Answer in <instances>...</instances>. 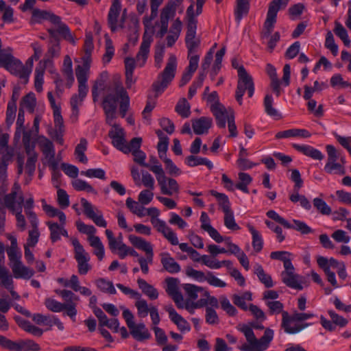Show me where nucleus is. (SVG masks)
<instances>
[{
  "label": "nucleus",
  "mask_w": 351,
  "mask_h": 351,
  "mask_svg": "<svg viewBox=\"0 0 351 351\" xmlns=\"http://www.w3.org/2000/svg\"><path fill=\"white\" fill-rule=\"evenodd\" d=\"M134 161L141 166L148 168L156 175L160 192L163 195L171 196L178 193L180 190L177 181L171 178L167 177L161 165H150L145 162L146 154L141 149L132 152Z\"/></svg>",
  "instance_id": "nucleus-1"
},
{
  "label": "nucleus",
  "mask_w": 351,
  "mask_h": 351,
  "mask_svg": "<svg viewBox=\"0 0 351 351\" xmlns=\"http://www.w3.org/2000/svg\"><path fill=\"white\" fill-rule=\"evenodd\" d=\"M237 329L243 333L247 342L238 347L241 351H264L274 338V331L269 328L265 330L259 339L256 337L253 330L247 324H239Z\"/></svg>",
  "instance_id": "nucleus-2"
},
{
  "label": "nucleus",
  "mask_w": 351,
  "mask_h": 351,
  "mask_svg": "<svg viewBox=\"0 0 351 351\" xmlns=\"http://www.w3.org/2000/svg\"><path fill=\"white\" fill-rule=\"evenodd\" d=\"M177 69V58L175 55L171 54L167 60L166 66L153 83L152 88L156 95L161 94L171 82L176 75Z\"/></svg>",
  "instance_id": "nucleus-3"
},
{
  "label": "nucleus",
  "mask_w": 351,
  "mask_h": 351,
  "mask_svg": "<svg viewBox=\"0 0 351 351\" xmlns=\"http://www.w3.org/2000/svg\"><path fill=\"white\" fill-rule=\"evenodd\" d=\"M314 316L315 315L311 313H299L296 311H295L291 315H290L288 312H283L281 328L286 333L296 334L310 326L311 324H295L293 326H291V324L292 322H302Z\"/></svg>",
  "instance_id": "nucleus-4"
},
{
  "label": "nucleus",
  "mask_w": 351,
  "mask_h": 351,
  "mask_svg": "<svg viewBox=\"0 0 351 351\" xmlns=\"http://www.w3.org/2000/svg\"><path fill=\"white\" fill-rule=\"evenodd\" d=\"M128 239L133 246L145 252L146 258L141 256L138 259V262L143 273L147 274L149 272L148 264H152L153 262V245L150 242L136 235L131 234L128 237Z\"/></svg>",
  "instance_id": "nucleus-5"
},
{
  "label": "nucleus",
  "mask_w": 351,
  "mask_h": 351,
  "mask_svg": "<svg viewBox=\"0 0 351 351\" xmlns=\"http://www.w3.org/2000/svg\"><path fill=\"white\" fill-rule=\"evenodd\" d=\"M237 86L235 98L239 105L243 104V96L247 91L249 97H252L254 93V84L252 77L247 72L243 66L239 68Z\"/></svg>",
  "instance_id": "nucleus-6"
},
{
  "label": "nucleus",
  "mask_w": 351,
  "mask_h": 351,
  "mask_svg": "<svg viewBox=\"0 0 351 351\" xmlns=\"http://www.w3.org/2000/svg\"><path fill=\"white\" fill-rule=\"evenodd\" d=\"M107 95H111L115 100L116 109L118 102L120 101L119 112L121 116L123 118L130 108V97L122 84L119 81L114 82L112 86L107 89Z\"/></svg>",
  "instance_id": "nucleus-7"
},
{
  "label": "nucleus",
  "mask_w": 351,
  "mask_h": 351,
  "mask_svg": "<svg viewBox=\"0 0 351 351\" xmlns=\"http://www.w3.org/2000/svg\"><path fill=\"white\" fill-rule=\"evenodd\" d=\"M71 243L74 247L75 258L77 263L78 273L80 275H86L91 269V265L88 263L90 256L77 238H71Z\"/></svg>",
  "instance_id": "nucleus-8"
},
{
  "label": "nucleus",
  "mask_w": 351,
  "mask_h": 351,
  "mask_svg": "<svg viewBox=\"0 0 351 351\" xmlns=\"http://www.w3.org/2000/svg\"><path fill=\"white\" fill-rule=\"evenodd\" d=\"M267 216L279 223L285 228L295 230L302 234H308L313 232V230L304 221L293 219V224H291L274 210H270L267 211Z\"/></svg>",
  "instance_id": "nucleus-9"
},
{
  "label": "nucleus",
  "mask_w": 351,
  "mask_h": 351,
  "mask_svg": "<svg viewBox=\"0 0 351 351\" xmlns=\"http://www.w3.org/2000/svg\"><path fill=\"white\" fill-rule=\"evenodd\" d=\"M47 32L50 35V43L53 40L59 42L60 38H63L73 45L76 43L69 27L64 23H53L52 27L47 28Z\"/></svg>",
  "instance_id": "nucleus-10"
},
{
  "label": "nucleus",
  "mask_w": 351,
  "mask_h": 351,
  "mask_svg": "<svg viewBox=\"0 0 351 351\" xmlns=\"http://www.w3.org/2000/svg\"><path fill=\"white\" fill-rule=\"evenodd\" d=\"M183 10V0H169L160 10V22L173 21L176 12L182 13Z\"/></svg>",
  "instance_id": "nucleus-11"
},
{
  "label": "nucleus",
  "mask_w": 351,
  "mask_h": 351,
  "mask_svg": "<svg viewBox=\"0 0 351 351\" xmlns=\"http://www.w3.org/2000/svg\"><path fill=\"white\" fill-rule=\"evenodd\" d=\"M80 202L84 208V213L88 218L93 220V222L99 227L106 228L107 226V222L104 219L101 211L95 208L85 198H81Z\"/></svg>",
  "instance_id": "nucleus-12"
},
{
  "label": "nucleus",
  "mask_w": 351,
  "mask_h": 351,
  "mask_svg": "<svg viewBox=\"0 0 351 351\" xmlns=\"http://www.w3.org/2000/svg\"><path fill=\"white\" fill-rule=\"evenodd\" d=\"M108 136L112 139V144L121 152H128L125 147V133L119 124H114L108 132Z\"/></svg>",
  "instance_id": "nucleus-13"
},
{
  "label": "nucleus",
  "mask_w": 351,
  "mask_h": 351,
  "mask_svg": "<svg viewBox=\"0 0 351 351\" xmlns=\"http://www.w3.org/2000/svg\"><path fill=\"white\" fill-rule=\"evenodd\" d=\"M185 44L188 49L189 56L196 53L200 44L199 37L197 36L196 23H188Z\"/></svg>",
  "instance_id": "nucleus-14"
},
{
  "label": "nucleus",
  "mask_w": 351,
  "mask_h": 351,
  "mask_svg": "<svg viewBox=\"0 0 351 351\" xmlns=\"http://www.w3.org/2000/svg\"><path fill=\"white\" fill-rule=\"evenodd\" d=\"M46 308L53 313H60L64 311V314L69 316L73 321H75L74 315V307L71 305L65 304L64 302H60L51 298H47L44 302Z\"/></svg>",
  "instance_id": "nucleus-15"
},
{
  "label": "nucleus",
  "mask_w": 351,
  "mask_h": 351,
  "mask_svg": "<svg viewBox=\"0 0 351 351\" xmlns=\"http://www.w3.org/2000/svg\"><path fill=\"white\" fill-rule=\"evenodd\" d=\"M152 224L156 230L161 233L163 237L173 245L178 244V238L177 234L167 226L165 221L160 219L150 220Z\"/></svg>",
  "instance_id": "nucleus-16"
},
{
  "label": "nucleus",
  "mask_w": 351,
  "mask_h": 351,
  "mask_svg": "<svg viewBox=\"0 0 351 351\" xmlns=\"http://www.w3.org/2000/svg\"><path fill=\"white\" fill-rule=\"evenodd\" d=\"M5 69L10 73L23 80L25 84L27 82L28 77L30 75V69L25 67L19 60L15 58H13V60L5 66Z\"/></svg>",
  "instance_id": "nucleus-17"
},
{
  "label": "nucleus",
  "mask_w": 351,
  "mask_h": 351,
  "mask_svg": "<svg viewBox=\"0 0 351 351\" xmlns=\"http://www.w3.org/2000/svg\"><path fill=\"white\" fill-rule=\"evenodd\" d=\"M102 107L106 115V123L112 127L113 123L116 118V106L115 100L111 95H106L103 99Z\"/></svg>",
  "instance_id": "nucleus-18"
},
{
  "label": "nucleus",
  "mask_w": 351,
  "mask_h": 351,
  "mask_svg": "<svg viewBox=\"0 0 351 351\" xmlns=\"http://www.w3.org/2000/svg\"><path fill=\"white\" fill-rule=\"evenodd\" d=\"M32 10V20L34 22L47 21L48 22H61V18L50 10H41L33 7Z\"/></svg>",
  "instance_id": "nucleus-19"
},
{
  "label": "nucleus",
  "mask_w": 351,
  "mask_h": 351,
  "mask_svg": "<svg viewBox=\"0 0 351 351\" xmlns=\"http://www.w3.org/2000/svg\"><path fill=\"white\" fill-rule=\"evenodd\" d=\"M23 194L20 193L19 195ZM3 199L0 197V219H2L3 221L5 220V206L10 209L12 212H14L17 210L16 205L18 206L17 201L19 196L14 195V193H9L8 195H3Z\"/></svg>",
  "instance_id": "nucleus-20"
},
{
  "label": "nucleus",
  "mask_w": 351,
  "mask_h": 351,
  "mask_svg": "<svg viewBox=\"0 0 351 351\" xmlns=\"http://www.w3.org/2000/svg\"><path fill=\"white\" fill-rule=\"evenodd\" d=\"M165 309L169 313V317L171 322L177 326L181 332L189 331L191 330L190 324L176 311L172 305L166 306Z\"/></svg>",
  "instance_id": "nucleus-21"
},
{
  "label": "nucleus",
  "mask_w": 351,
  "mask_h": 351,
  "mask_svg": "<svg viewBox=\"0 0 351 351\" xmlns=\"http://www.w3.org/2000/svg\"><path fill=\"white\" fill-rule=\"evenodd\" d=\"M281 278L283 283L287 287L296 290H302L303 289V286L302 285L303 282L302 277L295 274L294 271H282L281 273Z\"/></svg>",
  "instance_id": "nucleus-22"
},
{
  "label": "nucleus",
  "mask_w": 351,
  "mask_h": 351,
  "mask_svg": "<svg viewBox=\"0 0 351 351\" xmlns=\"http://www.w3.org/2000/svg\"><path fill=\"white\" fill-rule=\"evenodd\" d=\"M10 160V156L8 155H3L0 159V196H3L7 191V168Z\"/></svg>",
  "instance_id": "nucleus-23"
},
{
  "label": "nucleus",
  "mask_w": 351,
  "mask_h": 351,
  "mask_svg": "<svg viewBox=\"0 0 351 351\" xmlns=\"http://www.w3.org/2000/svg\"><path fill=\"white\" fill-rule=\"evenodd\" d=\"M210 110L215 117L218 127L225 128L226 121L228 122V118L230 115L228 114L225 107L219 103L216 102L211 106Z\"/></svg>",
  "instance_id": "nucleus-24"
},
{
  "label": "nucleus",
  "mask_w": 351,
  "mask_h": 351,
  "mask_svg": "<svg viewBox=\"0 0 351 351\" xmlns=\"http://www.w3.org/2000/svg\"><path fill=\"white\" fill-rule=\"evenodd\" d=\"M289 0H272L268 8L267 18L265 22H276V16L280 9L285 8Z\"/></svg>",
  "instance_id": "nucleus-25"
},
{
  "label": "nucleus",
  "mask_w": 351,
  "mask_h": 351,
  "mask_svg": "<svg viewBox=\"0 0 351 351\" xmlns=\"http://www.w3.org/2000/svg\"><path fill=\"white\" fill-rule=\"evenodd\" d=\"M160 262L163 269L170 274H177L180 271V265L171 256L168 252H162L160 254Z\"/></svg>",
  "instance_id": "nucleus-26"
},
{
  "label": "nucleus",
  "mask_w": 351,
  "mask_h": 351,
  "mask_svg": "<svg viewBox=\"0 0 351 351\" xmlns=\"http://www.w3.org/2000/svg\"><path fill=\"white\" fill-rule=\"evenodd\" d=\"M88 89H83L78 88V93L74 94L70 101V104L72 109L71 117L77 119L79 114V106L82 104V102L87 95Z\"/></svg>",
  "instance_id": "nucleus-27"
},
{
  "label": "nucleus",
  "mask_w": 351,
  "mask_h": 351,
  "mask_svg": "<svg viewBox=\"0 0 351 351\" xmlns=\"http://www.w3.org/2000/svg\"><path fill=\"white\" fill-rule=\"evenodd\" d=\"M213 124V120L210 117H202L195 119L192 122V127L195 134L197 135L207 134Z\"/></svg>",
  "instance_id": "nucleus-28"
},
{
  "label": "nucleus",
  "mask_w": 351,
  "mask_h": 351,
  "mask_svg": "<svg viewBox=\"0 0 351 351\" xmlns=\"http://www.w3.org/2000/svg\"><path fill=\"white\" fill-rule=\"evenodd\" d=\"M129 329L131 335L138 341H143L151 338V334L143 323L134 324Z\"/></svg>",
  "instance_id": "nucleus-29"
},
{
  "label": "nucleus",
  "mask_w": 351,
  "mask_h": 351,
  "mask_svg": "<svg viewBox=\"0 0 351 351\" xmlns=\"http://www.w3.org/2000/svg\"><path fill=\"white\" fill-rule=\"evenodd\" d=\"M11 268L15 278L29 279L34 274V270L23 265L21 261L12 264Z\"/></svg>",
  "instance_id": "nucleus-30"
},
{
  "label": "nucleus",
  "mask_w": 351,
  "mask_h": 351,
  "mask_svg": "<svg viewBox=\"0 0 351 351\" xmlns=\"http://www.w3.org/2000/svg\"><path fill=\"white\" fill-rule=\"evenodd\" d=\"M292 147L299 152H301L304 155L314 160H321L324 158L323 154L319 150L313 147L312 146L294 143L292 145Z\"/></svg>",
  "instance_id": "nucleus-31"
},
{
  "label": "nucleus",
  "mask_w": 351,
  "mask_h": 351,
  "mask_svg": "<svg viewBox=\"0 0 351 351\" xmlns=\"http://www.w3.org/2000/svg\"><path fill=\"white\" fill-rule=\"evenodd\" d=\"M55 292L63 299L65 304H69L71 305L72 307H74L73 313L76 317L77 313L76 307L77 302L80 300L79 297L71 291L67 289H56Z\"/></svg>",
  "instance_id": "nucleus-32"
},
{
  "label": "nucleus",
  "mask_w": 351,
  "mask_h": 351,
  "mask_svg": "<svg viewBox=\"0 0 351 351\" xmlns=\"http://www.w3.org/2000/svg\"><path fill=\"white\" fill-rule=\"evenodd\" d=\"M311 136V133L305 129L293 128L287 130L280 131L276 134V138H289L294 137L309 138Z\"/></svg>",
  "instance_id": "nucleus-33"
},
{
  "label": "nucleus",
  "mask_w": 351,
  "mask_h": 351,
  "mask_svg": "<svg viewBox=\"0 0 351 351\" xmlns=\"http://www.w3.org/2000/svg\"><path fill=\"white\" fill-rule=\"evenodd\" d=\"M105 233L108 239L109 248L112 252H114L120 247H125V244L123 242V235L121 233L119 234L117 238L114 237L113 232L109 229H106Z\"/></svg>",
  "instance_id": "nucleus-34"
},
{
  "label": "nucleus",
  "mask_w": 351,
  "mask_h": 351,
  "mask_svg": "<svg viewBox=\"0 0 351 351\" xmlns=\"http://www.w3.org/2000/svg\"><path fill=\"white\" fill-rule=\"evenodd\" d=\"M40 346L31 339L15 341L14 351H38Z\"/></svg>",
  "instance_id": "nucleus-35"
},
{
  "label": "nucleus",
  "mask_w": 351,
  "mask_h": 351,
  "mask_svg": "<svg viewBox=\"0 0 351 351\" xmlns=\"http://www.w3.org/2000/svg\"><path fill=\"white\" fill-rule=\"evenodd\" d=\"M89 68L77 65L75 68V75L78 82V88L83 89H88L86 84L88 81V75Z\"/></svg>",
  "instance_id": "nucleus-36"
},
{
  "label": "nucleus",
  "mask_w": 351,
  "mask_h": 351,
  "mask_svg": "<svg viewBox=\"0 0 351 351\" xmlns=\"http://www.w3.org/2000/svg\"><path fill=\"white\" fill-rule=\"evenodd\" d=\"M138 287L142 292L151 300H156L158 297V292L152 285L148 284L145 280L138 278L137 280Z\"/></svg>",
  "instance_id": "nucleus-37"
},
{
  "label": "nucleus",
  "mask_w": 351,
  "mask_h": 351,
  "mask_svg": "<svg viewBox=\"0 0 351 351\" xmlns=\"http://www.w3.org/2000/svg\"><path fill=\"white\" fill-rule=\"evenodd\" d=\"M186 164L189 167H196L197 165H205L209 169H212L213 168V165L211 161H210L206 158L198 157L194 155H191L187 156L185 158Z\"/></svg>",
  "instance_id": "nucleus-38"
},
{
  "label": "nucleus",
  "mask_w": 351,
  "mask_h": 351,
  "mask_svg": "<svg viewBox=\"0 0 351 351\" xmlns=\"http://www.w3.org/2000/svg\"><path fill=\"white\" fill-rule=\"evenodd\" d=\"M254 273L258 276L259 280L264 284L267 288H270L274 286L273 280L270 275L266 274L263 267L256 263L254 265Z\"/></svg>",
  "instance_id": "nucleus-39"
},
{
  "label": "nucleus",
  "mask_w": 351,
  "mask_h": 351,
  "mask_svg": "<svg viewBox=\"0 0 351 351\" xmlns=\"http://www.w3.org/2000/svg\"><path fill=\"white\" fill-rule=\"evenodd\" d=\"M38 145L46 158L55 155L54 145L47 138L41 136L39 139Z\"/></svg>",
  "instance_id": "nucleus-40"
},
{
  "label": "nucleus",
  "mask_w": 351,
  "mask_h": 351,
  "mask_svg": "<svg viewBox=\"0 0 351 351\" xmlns=\"http://www.w3.org/2000/svg\"><path fill=\"white\" fill-rule=\"evenodd\" d=\"M317 263L319 267L322 269H325L326 268L330 269V267L339 269L341 267V264H344L343 262H339L334 258L328 259L327 258L322 256L317 257Z\"/></svg>",
  "instance_id": "nucleus-41"
},
{
  "label": "nucleus",
  "mask_w": 351,
  "mask_h": 351,
  "mask_svg": "<svg viewBox=\"0 0 351 351\" xmlns=\"http://www.w3.org/2000/svg\"><path fill=\"white\" fill-rule=\"evenodd\" d=\"M91 247L94 248L93 254L97 256L99 261L104 257V246L102 244L99 237H92L88 238Z\"/></svg>",
  "instance_id": "nucleus-42"
},
{
  "label": "nucleus",
  "mask_w": 351,
  "mask_h": 351,
  "mask_svg": "<svg viewBox=\"0 0 351 351\" xmlns=\"http://www.w3.org/2000/svg\"><path fill=\"white\" fill-rule=\"evenodd\" d=\"M88 142L86 139L82 138L80 139V143L75 147V155L76 158L82 163L86 164L88 158L84 152L87 149Z\"/></svg>",
  "instance_id": "nucleus-43"
},
{
  "label": "nucleus",
  "mask_w": 351,
  "mask_h": 351,
  "mask_svg": "<svg viewBox=\"0 0 351 351\" xmlns=\"http://www.w3.org/2000/svg\"><path fill=\"white\" fill-rule=\"evenodd\" d=\"M247 228L252 236V246L256 252H259L263 249V242L261 235L252 226L248 224Z\"/></svg>",
  "instance_id": "nucleus-44"
},
{
  "label": "nucleus",
  "mask_w": 351,
  "mask_h": 351,
  "mask_svg": "<svg viewBox=\"0 0 351 351\" xmlns=\"http://www.w3.org/2000/svg\"><path fill=\"white\" fill-rule=\"evenodd\" d=\"M181 29V23L173 24L167 36V45L168 47H172L174 45L180 36Z\"/></svg>",
  "instance_id": "nucleus-45"
},
{
  "label": "nucleus",
  "mask_w": 351,
  "mask_h": 351,
  "mask_svg": "<svg viewBox=\"0 0 351 351\" xmlns=\"http://www.w3.org/2000/svg\"><path fill=\"white\" fill-rule=\"evenodd\" d=\"M150 45L147 43H141L139 51L135 58L136 64L139 66H143L145 64L149 52Z\"/></svg>",
  "instance_id": "nucleus-46"
},
{
  "label": "nucleus",
  "mask_w": 351,
  "mask_h": 351,
  "mask_svg": "<svg viewBox=\"0 0 351 351\" xmlns=\"http://www.w3.org/2000/svg\"><path fill=\"white\" fill-rule=\"evenodd\" d=\"M18 203V208H17V212L16 213V226L19 228H20L22 231H23L25 229L26 226V221L25 217L22 215V206L24 203V197L21 194L19 197V199L17 201Z\"/></svg>",
  "instance_id": "nucleus-47"
},
{
  "label": "nucleus",
  "mask_w": 351,
  "mask_h": 351,
  "mask_svg": "<svg viewBox=\"0 0 351 351\" xmlns=\"http://www.w3.org/2000/svg\"><path fill=\"white\" fill-rule=\"evenodd\" d=\"M13 284L12 278L8 270L5 267L0 268V285L8 290L13 288Z\"/></svg>",
  "instance_id": "nucleus-48"
},
{
  "label": "nucleus",
  "mask_w": 351,
  "mask_h": 351,
  "mask_svg": "<svg viewBox=\"0 0 351 351\" xmlns=\"http://www.w3.org/2000/svg\"><path fill=\"white\" fill-rule=\"evenodd\" d=\"M212 195L215 196L219 201V204L221 207L224 213L232 211L230 208V204L227 195L223 193H218L215 191H210Z\"/></svg>",
  "instance_id": "nucleus-49"
},
{
  "label": "nucleus",
  "mask_w": 351,
  "mask_h": 351,
  "mask_svg": "<svg viewBox=\"0 0 351 351\" xmlns=\"http://www.w3.org/2000/svg\"><path fill=\"white\" fill-rule=\"evenodd\" d=\"M107 77L108 73L104 71L100 74L99 78L95 82V84L92 87V95L94 101H96L97 99L99 89H103L104 88L105 82Z\"/></svg>",
  "instance_id": "nucleus-50"
},
{
  "label": "nucleus",
  "mask_w": 351,
  "mask_h": 351,
  "mask_svg": "<svg viewBox=\"0 0 351 351\" xmlns=\"http://www.w3.org/2000/svg\"><path fill=\"white\" fill-rule=\"evenodd\" d=\"M324 171L328 174H337L343 176L346 173L344 165L339 162H326Z\"/></svg>",
  "instance_id": "nucleus-51"
},
{
  "label": "nucleus",
  "mask_w": 351,
  "mask_h": 351,
  "mask_svg": "<svg viewBox=\"0 0 351 351\" xmlns=\"http://www.w3.org/2000/svg\"><path fill=\"white\" fill-rule=\"evenodd\" d=\"M125 204L130 210L137 216L142 217L145 215V208L139 205L138 202L133 200L131 197H128L126 199Z\"/></svg>",
  "instance_id": "nucleus-52"
},
{
  "label": "nucleus",
  "mask_w": 351,
  "mask_h": 351,
  "mask_svg": "<svg viewBox=\"0 0 351 351\" xmlns=\"http://www.w3.org/2000/svg\"><path fill=\"white\" fill-rule=\"evenodd\" d=\"M36 104L35 95L29 93L23 97L21 108H25L30 113H33Z\"/></svg>",
  "instance_id": "nucleus-53"
},
{
  "label": "nucleus",
  "mask_w": 351,
  "mask_h": 351,
  "mask_svg": "<svg viewBox=\"0 0 351 351\" xmlns=\"http://www.w3.org/2000/svg\"><path fill=\"white\" fill-rule=\"evenodd\" d=\"M249 9V1H237V7L234 12L236 21H240L243 19V16L247 14Z\"/></svg>",
  "instance_id": "nucleus-54"
},
{
  "label": "nucleus",
  "mask_w": 351,
  "mask_h": 351,
  "mask_svg": "<svg viewBox=\"0 0 351 351\" xmlns=\"http://www.w3.org/2000/svg\"><path fill=\"white\" fill-rule=\"evenodd\" d=\"M158 27L159 23H145V32L142 43H147L151 45L153 41L152 36Z\"/></svg>",
  "instance_id": "nucleus-55"
},
{
  "label": "nucleus",
  "mask_w": 351,
  "mask_h": 351,
  "mask_svg": "<svg viewBox=\"0 0 351 351\" xmlns=\"http://www.w3.org/2000/svg\"><path fill=\"white\" fill-rule=\"evenodd\" d=\"M158 27L159 23H145V32L142 43H147L151 45L153 41L152 36Z\"/></svg>",
  "instance_id": "nucleus-56"
},
{
  "label": "nucleus",
  "mask_w": 351,
  "mask_h": 351,
  "mask_svg": "<svg viewBox=\"0 0 351 351\" xmlns=\"http://www.w3.org/2000/svg\"><path fill=\"white\" fill-rule=\"evenodd\" d=\"M97 287L103 292H108L110 294H116L117 291L110 281H108L104 278H99L95 281Z\"/></svg>",
  "instance_id": "nucleus-57"
},
{
  "label": "nucleus",
  "mask_w": 351,
  "mask_h": 351,
  "mask_svg": "<svg viewBox=\"0 0 351 351\" xmlns=\"http://www.w3.org/2000/svg\"><path fill=\"white\" fill-rule=\"evenodd\" d=\"M190 104L185 98L180 99L176 106V111L183 118H187L191 114Z\"/></svg>",
  "instance_id": "nucleus-58"
},
{
  "label": "nucleus",
  "mask_w": 351,
  "mask_h": 351,
  "mask_svg": "<svg viewBox=\"0 0 351 351\" xmlns=\"http://www.w3.org/2000/svg\"><path fill=\"white\" fill-rule=\"evenodd\" d=\"M164 0H150L151 14L148 16H145L143 22H152L154 20L158 14V8L163 3Z\"/></svg>",
  "instance_id": "nucleus-59"
},
{
  "label": "nucleus",
  "mask_w": 351,
  "mask_h": 351,
  "mask_svg": "<svg viewBox=\"0 0 351 351\" xmlns=\"http://www.w3.org/2000/svg\"><path fill=\"white\" fill-rule=\"evenodd\" d=\"M55 315H43L40 313H35L32 315V320L39 325L52 326V322Z\"/></svg>",
  "instance_id": "nucleus-60"
},
{
  "label": "nucleus",
  "mask_w": 351,
  "mask_h": 351,
  "mask_svg": "<svg viewBox=\"0 0 351 351\" xmlns=\"http://www.w3.org/2000/svg\"><path fill=\"white\" fill-rule=\"evenodd\" d=\"M121 5L119 0H113L108 15V22H117Z\"/></svg>",
  "instance_id": "nucleus-61"
},
{
  "label": "nucleus",
  "mask_w": 351,
  "mask_h": 351,
  "mask_svg": "<svg viewBox=\"0 0 351 351\" xmlns=\"http://www.w3.org/2000/svg\"><path fill=\"white\" fill-rule=\"evenodd\" d=\"M73 187L78 191H86L89 193L97 194V192L87 182L81 179H76L72 182Z\"/></svg>",
  "instance_id": "nucleus-62"
},
{
  "label": "nucleus",
  "mask_w": 351,
  "mask_h": 351,
  "mask_svg": "<svg viewBox=\"0 0 351 351\" xmlns=\"http://www.w3.org/2000/svg\"><path fill=\"white\" fill-rule=\"evenodd\" d=\"M313 204L317 210L322 215H329L332 212L330 207L321 198H314Z\"/></svg>",
  "instance_id": "nucleus-63"
},
{
  "label": "nucleus",
  "mask_w": 351,
  "mask_h": 351,
  "mask_svg": "<svg viewBox=\"0 0 351 351\" xmlns=\"http://www.w3.org/2000/svg\"><path fill=\"white\" fill-rule=\"evenodd\" d=\"M167 283L166 292L171 297L180 293L178 291V280L173 277H169L165 279Z\"/></svg>",
  "instance_id": "nucleus-64"
}]
</instances>
